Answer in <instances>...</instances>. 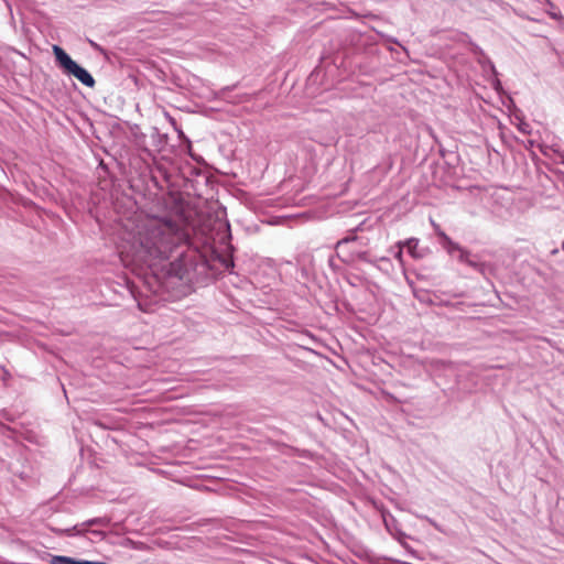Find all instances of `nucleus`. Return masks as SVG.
I'll return each mask as SVG.
<instances>
[{
    "label": "nucleus",
    "mask_w": 564,
    "mask_h": 564,
    "mask_svg": "<svg viewBox=\"0 0 564 564\" xmlns=\"http://www.w3.org/2000/svg\"><path fill=\"white\" fill-rule=\"evenodd\" d=\"M188 220L183 213L166 217L141 219L132 235V248L138 260L152 265L166 259L174 247L189 240Z\"/></svg>",
    "instance_id": "obj_1"
},
{
    "label": "nucleus",
    "mask_w": 564,
    "mask_h": 564,
    "mask_svg": "<svg viewBox=\"0 0 564 564\" xmlns=\"http://www.w3.org/2000/svg\"><path fill=\"white\" fill-rule=\"evenodd\" d=\"M53 53L57 65L67 75L74 76L87 87L95 86V79L84 67L79 66L70 56L58 45H53Z\"/></svg>",
    "instance_id": "obj_2"
},
{
    "label": "nucleus",
    "mask_w": 564,
    "mask_h": 564,
    "mask_svg": "<svg viewBox=\"0 0 564 564\" xmlns=\"http://www.w3.org/2000/svg\"><path fill=\"white\" fill-rule=\"evenodd\" d=\"M437 235L443 239V246L449 254H454V252H457V259L459 262L466 263L473 269L482 272L484 264L477 261L476 257H474L468 250L462 248L458 243L454 242L445 232L440 230L437 231Z\"/></svg>",
    "instance_id": "obj_3"
},
{
    "label": "nucleus",
    "mask_w": 564,
    "mask_h": 564,
    "mask_svg": "<svg viewBox=\"0 0 564 564\" xmlns=\"http://www.w3.org/2000/svg\"><path fill=\"white\" fill-rule=\"evenodd\" d=\"M108 524H109V520L107 518H94V519H90L82 524H76L72 529H65L62 532L67 535L83 534L84 532L87 531L88 527H93V525L106 527Z\"/></svg>",
    "instance_id": "obj_4"
},
{
    "label": "nucleus",
    "mask_w": 564,
    "mask_h": 564,
    "mask_svg": "<svg viewBox=\"0 0 564 564\" xmlns=\"http://www.w3.org/2000/svg\"><path fill=\"white\" fill-rule=\"evenodd\" d=\"M402 242H403V246H405L408 248V251L410 252V254L413 258H421L422 257V253H420L417 251L419 239L410 238V239H408L405 241H402Z\"/></svg>",
    "instance_id": "obj_5"
},
{
    "label": "nucleus",
    "mask_w": 564,
    "mask_h": 564,
    "mask_svg": "<svg viewBox=\"0 0 564 564\" xmlns=\"http://www.w3.org/2000/svg\"><path fill=\"white\" fill-rule=\"evenodd\" d=\"M78 560L62 555H55L51 560V564H78Z\"/></svg>",
    "instance_id": "obj_6"
},
{
    "label": "nucleus",
    "mask_w": 564,
    "mask_h": 564,
    "mask_svg": "<svg viewBox=\"0 0 564 564\" xmlns=\"http://www.w3.org/2000/svg\"><path fill=\"white\" fill-rule=\"evenodd\" d=\"M398 246V250L397 252L394 253V257L395 259L400 262L401 265H403V252H402V248L404 247L403 246V242L402 241H399L397 243Z\"/></svg>",
    "instance_id": "obj_7"
},
{
    "label": "nucleus",
    "mask_w": 564,
    "mask_h": 564,
    "mask_svg": "<svg viewBox=\"0 0 564 564\" xmlns=\"http://www.w3.org/2000/svg\"><path fill=\"white\" fill-rule=\"evenodd\" d=\"M355 239H356V237H351V238H344V239L339 240V241L337 242V249L341 248L344 245H346V243H348L349 241H352V240H355Z\"/></svg>",
    "instance_id": "obj_8"
},
{
    "label": "nucleus",
    "mask_w": 564,
    "mask_h": 564,
    "mask_svg": "<svg viewBox=\"0 0 564 564\" xmlns=\"http://www.w3.org/2000/svg\"><path fill=\"white\" fill-rule=\"evenodd\" d=\"M520 130L524 133H530V130H529V124L528 123H523L520 126Z\"/></svg>",
    "instance_id": "obj_9"
},
{
    "label": "nucleus",
    "mask_w": 564,
    "mask_h": 564,
    "mask_svg": "<svg viewBox=\"0 0 564 564\" xmlns=\"http://www.w3.org/2000/svg\"><path fill=\"white\" fill-rule=\"evenodd\" d=\"M78 564H106L104 562L79 561Z\"/></svg>",
    "instance_id": "obj_10"
},
{
    "label": "nucleus",
    "mask_w": 564,
    "mask_h": 564,
    "mask_svg": "<svg viewBox=\"0 0 564 564\" xmlns=\"http://www.w3.org/2000/svg\"><path fill=\"white\" fill-rule=\"evenodd\" d=\"M91 533L94 535H97V536H100V538H102L105 535L102 531H98V530H93Z\"/></svg>",
    "instance_id": "obj_11"
},
{
    "label": "nucleus",
    "mask_w": 564,
    "mask_h": 564,
    "mask_svg": "<svg viewBox=\"0 0 564 564\" xmlns=\"http://www.w3.org/2000/svg\"><path fill=\"white\" fill-rule=\"evenodd\" d=\"M435 364H436V365H442V366L446 365V362H445V361H435Z\"/></svg>",
    "instance_id": "obj_12"
},
{
    "label": "nucleus",
    "mask_w": 564,
    "mask_h": 564,
    "mask_svg": "<svg viewBox=\"0 0 564 564\" xmlns=\"http://www.w3.org/2000/svg\"><path fill=\"white\" fill-rule=\"evenodd\" d=\"M562 249H563V251H564V242L562 243Z\"/></svg>",
    "instance_id": "obj_13"
}]
</instances>
